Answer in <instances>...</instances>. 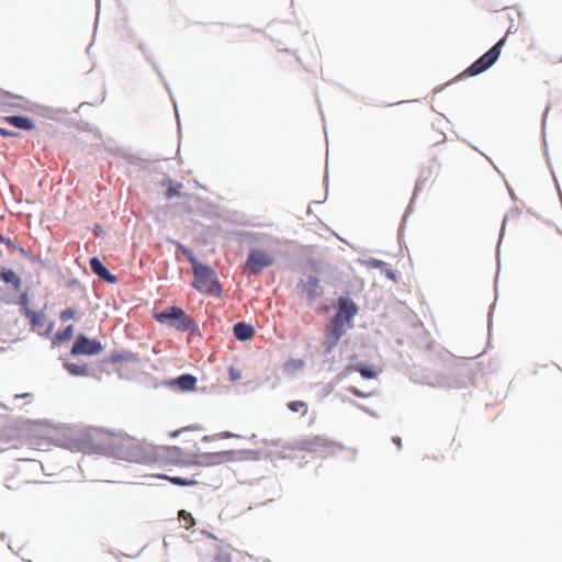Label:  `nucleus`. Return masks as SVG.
<instances>
[{
    "label": "nucleus",
    "mask_w": 562,
    "mask_h": 562,
    "mask_svg": "<svg viewBox=\"0 0 562 562\" xmlns=\"http://www.w3.org/2000/svg\"><path fill=\"white\" fill-rule=\"evenodd\" d=\"M232 437H238L237 435L226 430V431H223L221 434H217V435H213V436H204L203 437V441H211V440H215V439H223V438H232Z\"/></svg>",
    "instance_id": "58836bf2"
},
{
    "label": "nucleus",
    "mask_w": 562,
    "mask_h": 562,
    "mask_svg": "<svg viewBox=\"0 0 562 562\" xmlns=\"http://www.w3.org/2000/svg\"><path fill=\"white\" fill-rule=\"evenodd\" d=\"M71 450L85 453H98L128 462L147 463L151 452L130 436H114L102 430L89 429L72 438L68 446Z\"/></svg>",
    "instance_id": "f257e3e1"
},
{
    "label": "nucleus",
    "mask_w": 562,
    "mask_h": 562,
    "mask_svg": "<svg viewBox=\"0 0 562 562\" xmlns=\"http://www.w3.org/2000/svg\"><path fill=\"white\" fill-rule=\"evenodd\" d=\"M0 135L3 137H12V136H18L19 133L0 127Z\"/></svg>",
    "instance_id": "de8ad7c7"
},
{
    "label": "nucleus",
    "mask_w": 562,
    "mask_h": 562,
    "mask_svg": "<svg viewBox=\"0 0 562 562\" xmlns=\"http://www.w3.org/2000/svg\"><path fill=\"white\" fill-rule=\"evenodd\" d=\"M304 367V361L302 359H289L284 363V371L288 373H294Z\"/></svg>",
    "instance_id": "7c9ffc66"
},
{
    "label": "nucleus",
    "mask_w": 562,
    "mask_h": 562,
    "mask_svg": "<svg viewBox=\"0 0 562 562\" xmlns=\"http://www.w3.org/2000/svg\"><path fill=\"white\" fill-rule=\"evenodd\" d=\"M154 318L159 324L175 328L178 331L188 333L192 336L201 335L195 319L178 305H170L156 312Z\"/></svg>",
    "instance_id": "f03ea898"
},
{
    "label": "nucleus",
    "mask_w": 562,
    "mask_h": 562,
    "mask_svg": "<svg viewBox=\"0 0 562 562\" xmlns=\"http://www.w3.org/2000/svg\"><path fill=\"white\" fill-rule=\"evenodd\" d=\"M263 442L266 445H272V446H280L283 448L284 445L286 443H290L291 441L289 442H283L281 439H276V440H268V439H263Z\"/></svg>",
    "instance_id": "49530a36"
},
{
    "label": "nucleus",
    "mask_w": 562,
    "mask_h": 562,
    "mask_svg": "<svg viewBox=\"0 0 562 562\" xmlns=\"http://www.w3.org/2000/svg\"><path fill=\"white\" fill-rule=\"evenodd\" d=\"M167 241L172 244L176 247L177 252L182 254L188 259L190 265H192L196 260H199L198 257L195 256V254L192 251V249L189 248L188 246L183 245L182 243H180L173 238H167Z\"/></svg>",
    "instance_id": "bb28decb"
},
{
    "label": "nucleus",
    "mask_w": 562,
    "mask_h": 562,
    "mask_svg": "<svg viewBox=\"0 0 562 562\" xmlns=\"http://www.w3.org/2000/svg\"><path fill=\"white\" fill-rule=\"evenodd\" d=\"M165 181H168V189L165 192L166 199L171 200L181 196L182 182L173 181L169 176L165 177Z\"/></svg>",
    "instance_id": "cd10ccee"
},
{
    "label": "nucleus",
    "mask_w": 562,
    "mask_h": 562,
    "mask_svg": "<svg viewBox=\"0 0 562 562\" xmlns=\"http://www.w3.org/2000/svg\"><path fill=\"white\" fill-rule=\"evenodd\" d=\"M29 396H31V394H30V393H23V394H18L15 397H19V398H20V397L26 398V397H29Z\"/></svg>",
    "instance_id": "0e129e2a"
},
{
    "label": "nucleus",
    "mask_w": 562,
    "mask_h": 562,
    "mask_svg": "<svg viewBox=\"0 0 562 562\" xmlns=\"http://www.w3.org/2000/svg\"><path fill=\"white\" fill-rule=\"evenodd\" d=\"M77 315V310L75 307H66L59 314V318L63 322H67L69 319L75 318Z\"/></svg>",
    "instance_id": "4c0bfd02"
},
{
    "label": "nucleus",
    "mask_w": 562,
    "mask_h": 562,
    "mask_svg": "<svg viewBox=\"0 0 562 562\" xmlns=\"http://www.w3.org/2000/svg\"><path fill=\"white\" fill-rule=\"evenodd\" d=\"M175 536H168L164 538V547L167 549L171 544V540H175Z\"/></svg>",
    "instance_id": "4d7b16f0"
},
{
    "label": "nucleus",
    "mask_w": 562,
    "mask_h": 562,
    "mask_svg": "<svg viewBox=\"0 0 562 562\" xmlns=\"http://www.w3.org/2000/svg\"><path fill=\"white\" fill-rule=\"evenodd\" d=\"M506 223H507V215H505L504 218H503L501 231H499V236H498V241H497V249H496V251H497V262L498 263H499V247H501L504 234H505Z\"/></svg>",
    "instance_id": "a19ab883"
},
{
    "label": "nucleus",
    "mask_w": 562,
    "mask_h": 562,
    "mask_svg": "<svg viewBox=\"0 0 562 562\" xmlns=\"http://www.w3.org/2000/svg\"><path fill=\"white\" fill-rule=\"evenodd\" d=\"M342 402H347V403H349L350 405L355 406L356 408H358V409H360V411H362V412L367 413L368 415H370V416H372V417H374V418H378V417H379V414H378L375 411H373V409H371V408H369V407L364 406L363 404H360L359 402H357V401H355V400H352V398L344 397V398H342Z\"/></svg>",
    "instance_id": "2f4dec72"
},
{
    "label": "nucleus",
    "mask_w": 562,
    "mask_h": 562,
    "mask_svg": "<svg viewBox=\"0 0 562 562\" xmlns=\"http://www.w3.org/2000/svg\"><path fill=\"white\" fill-rule=\"evenodd\" d=\"M54 327H55V322H50V323L47 325V327H46L45 331L42 334V335H43V337H44V338H48V337H50V335H52V333H53Z\"/></svg>",
    "instance_id": "8fccbe9b"
},
{
    "label": "nucleus",
    "mask_w": 562,
    "mask_h": 562,
    "mask_svg": "<svg viewBox=\"0 0 562 562\" xmlns=\"http://www.w3.org/2000/svg\"><path fill=\"white\" fill-rule=\"evenodd\" d=\"M170 483L177 486L188 487V486H195L199 484L196 480L193 479H187L182 476H172L170 480Z\"/></svg>",
    "instance_id": "473e14b6"
},
{
    "label": "nucleus",
    "mask_w": 562,
    "mask_h": 562,
    "mask_svg": "<svg viewBox=\"0 0 562 562\" xmlns=\"http://www.w3.org/2000/svg\"><path fill=\"white\" fill-rule=\"evenodd\" d=\"M188 464L203 467L200 454L193 456Z\"/></svg>",
    "instance_id": "09e8293b"
},
{
    "label": "nucleus",
    "mask_w": 562,
    "mask_h": 562,
    "mask_svg": "<svg viewBox=\"0 0 562 562\" xmlns=\"http://www.w3.org/2000/svg\"><path fill=\"white\" fill-rule=\"evenodd\" d=\"M432 171H431V168L428 167V168H423L420 170V173H419V177L416 181V184H415V189H414V193H413V196L405 210V213L402 217V221H401V225H400V228H398V235L402 234V232L404 231V227H405V223H406V220L408 217V215L413 212V205L415 203V200H416V196H417V193L423 189L425 182L428 180V178L431 176Z\"/></svg>",
    "instance_id": "ddd939ff"
},
{
    "label": "nucleus",
    "mask_w": 562,
    "mask_h": 562,
    "mask_svg": "<svg viewBox=\"0 0 562 562\" xmlns=\"http://www.w3.org/2000/svg\"><path fill=\"white\" fill-rule=\"evenodd\" d=\"M346 327H341V325L333 324L329 322L328 326L325 329V340L323 342V348L329 351H334L335 347L339 342L340 338L348 331Z\"/></svg>",
    "instance_id": "4468645a"
},
{
    "label": "nucleus",
    "mask_w": 562,
    "mask_h": 562,
    "mask_svg": "<svg viewBox=\"0 0 562 562\" xmlns=\"http://www.w3.org/2000/svg\"><path fill=\"white\" fill-rule=\"evenodd\" d=\"M0 97H7V98H11V99H19L21 100L22 97L21 95H18V94H13L9 91H5L3 89H0Z\"/></svg>",
    "instance_id": "3c124183"
},
{
    "label": "nucleus",
    "mask_w": 562,
    "mask_h": 562,
    "mask_svg": "<svg viewBox=\"0 0 562 562\" xmlns=\"http://www.w3.org/2000/svg\"><path fill=\"white\" fill-rule=\"evenodd\" d=\"M233 334L238 341L246 342L252 339L256 329L250 323L237 322L233 325Z\"/></svg>",
    "instance_id": "6ab92c4d"
},
{
    "label": "nucleus",
    "mask_w": 562,
    "mask_h": 562,
    "mask_svg": "<svg viewBox=\"0 0 562 562\" xmlns=\"http://www.w3.org/2000/svg\"><path fill=\"white\" fill-rule=\"evenodd\" d=\"M169 457L171 461L176 462V460L181 456L182 450L179 447H170L169 449Z\"/></svg>",
    "instance_id": "79ce46f5"
},
{
    "label": "nucleus",
    "mask_w": 562,
    "mask_h": 562,
    "mask_svg": "<svg viewBox=\"0 0 562 562\" xmlns=\"http://www.w3.org/2000/svg\"><path fill=\"white\" fill-rule=\"evenodd\" d=\"M42 112L41 114L44 116V117H47V119H52L54 121H58L61 115H65L68 113V111L66 109H55V108H41Z\"/></svg>",
    "instance_id": "c85d7f7f"
},
{
    "label": "nucleus",
    "mask_w": 562,
    "mask_h": 562,
    "mask_svg": "<svg viewBox=\"0 0 562 562\" xmlns=\"http://www.w3.org/2000/svg\"><path fill=\"white\" fill-rule=\"evenodd\" d=\"M92 233L97 236V237H100L102 234H103V228L100 224H95L93 229H92Z\"/></svg>",
    "instance_id": "864d4df0"
},
{
    "label": "nucleus",
    "mask_w": 562,
    "mask_h": 562,
    "mask_svg": "<svg viewBox=\"0 0 562 562\" xmlns=\"http://www.w3.org/2000/svg\"><path fill=\"white\" fill-rule=\"evenodd\" d=\"M338 448L342 450L345 447L342 443H338L321 436H314L312 438H305L301 440H294L290 443L283 446L284 449L288 450H300L307 452H325L330 450L331 448Z\"/></svg>",
    "instance_id": "423d86ee"
},
{
    "label": "nucleus",
    "mask_w": 562,
    "mask_h": 562,
    "mask_svg": "<svg viewBox=\"0 0 562 562\" xmlns=\"http://www.w3.org/2000/svg\"><path fill=\"white\" fill-rule=\"evenodd\" d=\"M75 334V326L69 324L65 326L63 329L58 330L52 338V347H57L63 342L69 341L72 339Z\"/></svg>",
    "instance_id": "b1692460"
},
{
    "label": "nucleus",
    "mask_w": 562,
    "mask_h": 562,
    "mask_svg": "<svg viewBox=\"0 0 562 562\" xmlns=\"http://www.w3.org/2000/svg\"><path fill=\"white\" fill-rule=\"evenodd\" d=\"M126 160L130 165L137 166L143 169H146L149 166V160L136 155H130Z\"/></svg>",
    "instance_id": "72a5a7b5"
},
{
    "label": "nucleus",
    "mask_w": 562,
    "mask_h": 562,
    "mask_svg": "<svg viewBox=\"0 0 562 562\" xmlns=\"http://www.w3.org/2000/svg\"><path fill=\"white\" fill-rule=\"evenodd\" d=\"M180 520L184 521L187 528H191L195 525L194 517L187 510L182 509L179 512Z\"/></svg>",
    "instance_id": "c9c22d12"
},
{
    "label": "nucleus",
    "mask_w": 562,
    "mask_h": 562,
    "mask_svg": "<svg viewBox=\"0 0 562 562\" xmlns=\"http://www.w3.org/2000/svg\"><path fill=\"white\" fill-rule=\"evenodd\" d=\"M205 533L209 538L216 541V543H215L216 552L211 562H232L233 548L231 547V544L225 543L223 540L216 538L211 532H205Z\"/></svg>",
    "instance_id": "a211bd4d"
},
{
    "label": "nucleus",
    "mask_w": 562,
    "mask_h": 562,
    "mask_svg": "<svg viewBox=\"0 0 562 562\" xmlns=\"http://www.w3.org/2000/svg\"><path fill=\"white\" fill-rule=\"evenodd\" d=\"M0 281L11 285L15 292H21L22 279L13 269L0 266Z\"/></svg>",
    "instance_id": "aec40b11"
},
{
    "label": "nucleus",
    "mask_w": 562,
    "mask_h": 562,
    "mask_svg": "<svg viewBox=\"0 0 562 562\" xmlns=\"http://www.w3.org/2000/svg\"><path fill=\"white\" fill-rule=\"evenodd\" d=\"M286 406L293 413H297L301 409L307 411V404L303 401H290Z\"/></svg>",
    "instance_id": "f704fd0d"
},
{
    "label": "nucleus",
    "mask_w": 562,
    "mask_h": 562,
    "mask_svg": "<svg viewBox=\"0 0 562 562\" xmlns=\"http://www.w3.org/2000/svg\"><path fill=\"white\" fill-rule=\"evenodd\" d=\"M506 44V36L499 38L490 49L475 59L464 71L469 77L479 76L496 64L501 56L502 48Z\"/></svg>",
    "instance_id": "39448f33"
},
{
    "label": "nucleus",
    "mask_w": 562,
    "mask_h": 562,
    "mask_svg": "<svg viewBox=\"0 0 562 562\" xmlns=\"http://www.w3.org/2000/svg\"><path fill=\"white\" fill-rule=\"evenodd\" d=\"M139 355L130 350L113 351L103 362L119 363V362H138Z\"/></svg>",
    "instance_id": "5701e85b"
},
{
    "label": "nucleus",
    "mask_w": 562,
    "mask_h": 562,
    "mask_svg": "<svg viewBox=\"0 0 562 562\" xmlns=\"http://www.w3.org/2000/svg\"><path fill=\"white\" fill-rule=\"evenodd\" d=\"M358 313V304L351 299L350 292L346 291L336 299L335 313L330 322L351 329L353 328V318Z\"/></svg>",
    "instance_id": "20e7f679"
},
{
    "label": "nucleus",
    "mask_w": 562,
    "mask_h": 562,
    "mask_svg": "<svg viewBox=\"0 0 562 562\" xmlns=\"http://www.w3.org/2000/svg\"><path fill=\"white\" fill-rule=\"evenodd\" d=\"M363 263L369 267V268H373V269H380L382 273H384V276L391 280V281H394L396 282L397 280V274L396 272L391 268V266L383 261V260H380V259H376V258H369L367 260L363 261Z\"/></svg>",
    "instance_id": "4be33fe9"
},
{
    "label": "nucleus",
    "mask_w": 562,
    "mask_h": 562,
    "mask_svg": "<svg viewBox=\"0 0 562 562\" xmlns=\"http://www.w3.org/2000/svg\"><path fill=\"white\" fill-rule=\"evenodd\" d=\"M194 280L192 282L193 289L200 293H205L214 296L222 294V285L215 270L200 260L191 265Z\"/></svg>",
    "instance_id": "7ed1b4c3"
},
{
    "label": "nucleus",
    "mask_w": 562,
    "mask_h": 562,
    "mask_svg": "<svg viewBox=\"0 0 562 562\" xmlns=\"http://www.w3.org/2000/svg\"><path fill=\"white\" fill-rule=\"evenodd\" d=\"M0 243L9 246L11 248H15V244H14L13 239L9 236H4V235L0 234Z\"/></svg>",
    "instance_id": "c03bdc74"
},
{
    "label": "nucleus",
    "mask_w": 562,
    "mask_h": 562,
    "mask_svg": "<svg viewBox=\"0 0 562 562\" xmlns=\"http://www.w3.org/2000/svg\"><path fill=\"white\" fill-rule=\"evenodd\" d=\"M236 454H251L254 460L260 459V451L258 450H226L218 452H203L200 453V457L203 467H209L234 461Z\"/></svg>",
    "instance_id": "6e6552de"
},
{
    "label": "nucleus",
    "mask_w": 562,
    "mask_h": 562,
    "mask_svg": "<svg viewBox=\"0 0 562 562\" xmlns=\"http://www.w3.org/2000/svg\"><path fill=\"white\" fill-rule=\"evenodd\" d=\"M508 191H509V194H510L512 199H515V193H514V191H513L510 188H508Z\"/></svg>",
    "instance_id": "69168bd1"
},
{
    "label": "nucleus",
    "mask_w": 562,
    "mask_h": 562,
    "mask_svg": "<svg viewBox=\"0 0 562 562\" xmlns=\"http://www.w3.org/2000/svg\"><path fill=\"white\" fill-rule=\"evenodd\" d=\"M138 49L142 52L144 58L146 59L147 63H149L153 67V69L156 71V74L158 75V77L161 79V81L164 82V86L166 87V89L168 90L169 94H170V98L173 102V106H175V110H176V115H177V120H179V113H178V108H177V102L175 101V99L172 98V94H171V91H170V87H169V83L167 82L164 74L161 72L160 70V67L158 66L156 59L154 58L153 56V53L150 50V48L143 42V41H139L138 42ZM178 128L180 130V121H178Z\"/></svg>",
    "instance_id": "f8f14e48"
},
{
    "label": "nucleus",
    "mask_w": 562,
    "mask_h": 562,
    "mask_svg": "<svg viewBox=\"0 0 562 562\" xmlns=\"http://www.w3.org/2000/svg\"><path fill=\"white\" fill-rule=\"evenodd\" d=\"M493 308H494V304H492L490 306V311H488V327L492 326V314H493Z\"/></svg>",
    "instance_id": "052dcab7"
},
{
    "label": "nucleus",
    "mask_w": 562,
    "mask_h": 562,
    "mask_svg": "<svg viewBox=\"0 0 562 562\" xmlns=\"http://www.w3.org/2000/svg\"><path fill=\"white\" fill-rule=\"evenodd\" d=\"M27 259H29L30 261H32V262H40V263H42L43 266H45L44 260H43L41 257H38V256H35V255L30 254V256H29V258H27Z\"/></svg>",
    "instance_id": "6e6d98bb"
},
{
    "label": "nucleus",
    "mask_w": 562,
    "mask_h": 562,
    "mask_svg": "<svg viewBox=\"0 0 562 562\" xmlns=\"http://www.w3.org/2000/svg\"><path fill=\"white\" fill-rule=\"evenodd\" d=\"M104 350V346L98 338H91L83 333L75 337L74 344L70 349L71 357L78 356H97Z\"/></svg>",
    "instance_id": "0eeeda50"
},
{
    "label": "nucleus",
    "mask_w": 562,
    "mask_h": 562,
    "mask_svg": "<svg viewBox=\"0 0 562 562\" xmlns=\"http://www.w3.org/2000/svg\"><path fill=\"white\" fill-rule=\"evenodd\" d=\"M323 362L324 363H330L333 364L335 362V358L333 356V351H329L327 352L326 349H324V359H323Z\"/></svg>",
    "instance_id": "a18cd8bd"
},
{
    "label": "nucleus",
    "mask_w": 562,
    "mask_h": 562,
    "mask_svg": "<svg viewBox=\"0 0 562 562\" xmlns=\"http://www.w3.org/2000/svg\"><path fill=\"white\" fill-rule=\"evenodd\" d=\"M78 284H79V280L76 279V278H72V279L68 280V282H67V286L68 288H74V286H76Z\"/></svg>",
    "instance_id": "bf43d9fd"
},
{
    "label": "nucleus",
    "mask_w": 562,
    "mask_h": 562,
    "mask_svg": "<svg viewBox=\"0 0 562 562\" xmlns=\"http://www.w3.org/2000/svg\"><path fill=\"white\" fill-rule=\"evenodd\" d=\"M347 391L349 393H351L352 395H355L356 397H359V398H368V397H371L374 395V392H363L361 391L360 389L353 386V385H350L347 387Z\"/></svg>",
    "instance_id": "e433bc0d"
},
{
    "label": "nucleus",
    "mask_w": 562,
    "mask_h": 562,
    "mask_svg": "<svg viewBox=\"0 0 562 562\" xmlns=\"http://www.w3.org/2000/svg\"><path fill=\"white\" fill-rule=\"evenodd\" d=\"M350 372H358L364 380H373L378 376V371L374 364L367 362H350L341 373L336 378V382H340L342 379L348 376Z\"/></svg>",
    "instance_id": "9b49d317"
},
{
    "label": "nucleus",
    "mask_w": 562,
    "mask_h": 562,
    "mask_svg": "<svg viewBox=\"0 0 562 562\" xmlns=\"http://www.w3.org/2000/svg\"><path fill=\"white\" fill-rule=\"evenodd\" d=\"M151 477L170 482L172 475H168V474H165V473H158V474L151 475Z\"/></svg>",
    "instance_id": "603ef678"
},
{
    "label": "nucleus",
    "mask_w": 562,
    "mask_h": 562,
    "mask_svg": "<svg viewBox=\"0 0 562 562\" xmlns=\"http://www.w3.org/2000/svg\"><path fill=\"white\" fill-rule=\"evenodd\" d=\"M21 436V427L12 425L7 415H0V442L8 443L19 439Z\"/></svg>",
    "instance_id": "2eb2a0df"
},
{
    "label": "nucleus",
    "mask_w": 562,
    "mask_h": 562,
    "mask_svg": "<svg viewBox=\"0 0 562 562\" xmlns=\"http://www.w3.org/2000/svg\"><path fill=\"white\" fill-rule=\"evenodd\" d=\"M311 267H312V269H313L314 271H316V265H315V262H314V261H311Z\"/></svg>",
    "instance_id": "338daca9"
},
{
    "label": "nucleus",
    "mask_w": 562,
    "mask_h": 562,
    "mask_svg": "<svg viewBox=\"0 0 562 562\" xmlns=\"http://www.w3.org/2000/svg\"><path fill=\"white\" fill-rule=\"evenodd\" d=\"M29 291H30V289L22 291L20 293L19 300L16 302L20 307L19 310H20L21 315H23L24 313H27L29 311H32V308L30 307Z\"/></svg>",
    "instance_id": "c756f323"
},
{
    "label": "nucleus",
    "mask_w": 562,
    "mask_h": 562,
    "mask_svg": "<svg viewBox=\"0 0 562 562\" xmlns=\"http://www.w3.org/2000/svg\"><path fill=\"white\" fill-rule=\"evenodd\" d=\"M549 110H550V104H548L546 106V109L543 111V114H542V119H541V130H542V136L543 137L546 136V123H547Z\"/></svg>",
    "instance_id": "37998d69"
},
{
    "label": "nucleus",
    "mask_w": 562,
    "mask_h": 562,
    "mask_svg": "<svg viewBox=\"0 0 562 562\" xmlns=\"http://www.w3.org/2000/svg\"><path fill=\"white\" fill-rule=\"evenodd\" d=\"M5 122L12 125L15 128L22 130V131H32L35 127L34 121L23 114H14L9 115L4 117Z\"/></svg>",
    "instance_id": "412c9836"
},
{
    "label": "nucleus",
    "mask_w": 562,
    "mask_h": 562,
    "mask_svg": "<svg viewBox=\"0 0 562 562\" xmlns=\"http://www.w3.org/2000/svg\"><path fill=\"white\" fill-rule=\"evenodd\" d=\"M324 181H325V183H326V195H328V173H327V172L325 173ZM326 198H327V196H325V199H326Z\"/></svg>",
    "instance_id": "e2e57ef3"
},
{
    "label": "nucleus",
    "mask_w": 562,
    "mask_h": 562,
    "mask_svg": "<svg viewBox=\"0 0 562 562\" xmlns=\"http://www.w3.org/2000/svg\"><path fill=\"white\" fill-rule=\"evenodd\" d=\"M274 263V257L268 252L252 248L246 258V270L250 276L260 273L263 269L271 267Z\"/></svg>",
    "instance_id": "1a4fd4ad"
},
{
    "label": "nucleus",
    "mask_w": 562,
    "mask_h": 562,
    "mask_svg": "<svg viewBox=\"0 0 562 562\" xmlns=\"http://www.w3.org/2000/svg\"><path fill=\"white\" fill-rule=\"evenodd\" d=\"M22 316L29 319L31 330L37 331L45 322V313L43 311H29L24 313Z\"/></svg>",
    "instance_id": "393cba45"
},
{
    "label": "nucleus",
    "mask_w": 562,
    "mask_h": 562,
    "mask_svg": "<svg viewBox=\"0 0 562 562\" xmlns=\"http://www.w3.org/2000/svg\"><path fill=\"white\" fill-rule=\"evenodd\" d=\"M18 250H19V252H20V254L24 255L26 258H29V256H30V254H31V252H29V251H27L25 248H23V247H19V248H18Z\"/></svg>",
    "instance_id": "680f3d73"
},
{
    "label": "nucleus",
    "mask_w": 562,
    "mask_h": 562,
    "mask_svg": "<svg viewBox=\"0 0 562 562\" xmlns=\"http://www.w3.org/2000/svg\"><path fill=\"white\" fill-rule=\"evenodd\" d=\"M393 443L398 448L402 449V438L398 436L392 437Z\"/></svg>",
    "instance_id": "13d9d810"
},
{
    "label": "nucleus",
    "mask_w": 562,
    "mask_h": 562,
    "mask_svg": "<svg viewBox=\"0 0 562 562\" xmlns=\"http://www.w3.org/2000/svg\"><path fill=\"white\" fill-rule=\"evenodd\" d=\"M198 379L191 373H182L176 378L169 379L165 382L167 386L178 387L182 392L194 391L196 389Z\"/></svg>",
    "instance_id": "f3484780"
},
{
    "label": "nucleus",
    "mask_w": 562,
    "mask_h": 562,
    "mask_svg": "<svg viewBox=\"0 0 562 562\" xmlns=\"http://www.w3.org/2000/svg\"><path fill=\"white\" fill-rule=\"evenodd\" d=\"M89 265L91 271L99 277L102 281L110 283V284H116L119 282V279L115 274H113L103 263V261L97 257L93 256L89 259Z\"/></svg>",
    "instance_id": "dca6fc26"
},
{
    "label": "nucleus",
    "mask_w": 562,
    "mask_h": 562,
    "mask_svg": "<svg viewBox=\"0 0 562 562\" xmlns=\"http://www.w3.org/2000/svg\"><path fill=\"white\" fill-rule=\"evenodd\" d=\"M241 379V371L233 366L228 368V380L231 382H236Z\"/></svg>",
    "instance_id": "ea45409f"
},
{
    "label": "nucleus",
    "mask_w": 562,
    "mask_h": 562,
    "mask_svg": "<svg viewBox=\"0 0 562 562\" xmlns=\"http://www.w3.org/2000/svg\"><path fill=\"white\" fill-rule=\"evenodd\" d=\"M64 369L72 376H91L87 364H78L75 362L65 361Z\"/></svg>",
    "instance_id": "a878e982"
},
{
    "label": "nucleus",
    "mask_w": 562,
    "mask_h": 562,
    "mask_svg": "<svg viewBox=\"0 0 562 562\" xmlns=\"http://www.w3.org/2000/svg\"><path fill=\"white\" fill-rule=\"evenodd\" d=\"M297 293L305 297L308 303H313L323 295L321 288V280L317 276H306L305 279H300L296 283Z\"/></svg>",
    "instance_id": "9d476101"
},
{
    "label": "nucleus",
    "mask_w": 562,
    "mask_h": 562,
    "mask_svg": "<svg viewBox=\"0 0 562 562\" xmlns=\"http://www.w3.org/2000/svg\"><path fill=\"white\" fill-rule=\"evenodd\" d=\"M278 458H279V459H284V458H285V456H284L282 452H279V453H278Z\"/></svg>",
    "instance_id": "774afa93"
},
{
    "label": "nucleus",
    "mask_w": 562,
    "mask_h": 562,
    "mask_svg": "<svg viewBox=\"0 0 562 562\" xmlns=\"http://www.w3.org/2000/svg\"><path fill=\"white\" fill-rule=\"evenodd\" d=\"M190 429H191V427H184L182 429L172 430V431L169 432V436L171 438H176V437H178L180 435L181 431H186V430H190Z\"/></svg>",
    "instance_id": "5fc2aeb1"
}]
</instances>
